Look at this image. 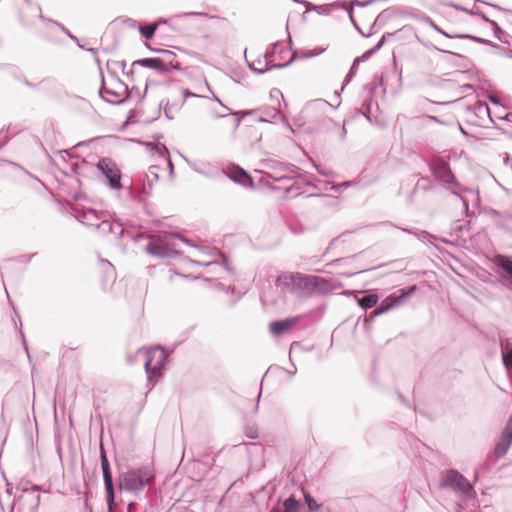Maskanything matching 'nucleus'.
<instances>
[{
    "label": "nucleus",
    "mask_w": 512,
    "mask_h": 512,
    "mask_svg": "<svg viewBox=\"0 0 512 512\" xmlns=\"http://www.w3.org/2000/svg\"><path fill=\"white\" fill-rule=\"evenodd\" d=\"M460 89L463 91V92H467L469 90H472L473 89V86L471 84H464L460 87Z\"/></svg>",
    "instance_id": "obj_63"
},
{
    "label": "nucleus",
    "mask_w": 512,
    "mask_h": 512,
    "mask_svg": "<svg viewBox=\"0 0 512 512\" xmlns=\"http://www.w3.org/2000/svg\"><path fill=\"white\" fill-rule=\"evenodd\" d=\"M501 119L512 122V112L507 113L504 117H501Z\"/></svg>",
    "instance_id": "obj_64"
},
{
    "label": "nucleus",
    "mask_w": 512,
    "mask_h": 512,
    "mask_svg": "<svg viewBox=\"0 0 512 512\" xmlns=\"http://www.w3.org/2000/svg\"><path fill=\"white\" fill-rule=\"evenodd\" d=\"M333 7H335L333 4L318 5L317 8L319 9H316L315 12L320 15H329L332 12Z\"/></svg>",
    "instance_id": "obj_41"
},
{
    "label": "nucleus",
    "mask_w": 512,
    "mask_h": 512,
    "mask_svg": "<svg viewBox=\"0 0 512 512\" xmlns=\"http://www.w3.org/2000/svg\"><path fill=\"white\" fill-rule=\"evenodd\" d=\"M106 68H107L108 74L111 76V78L116 83V89L118 90L119 88H121V89H123V91L126 94V96L124 98H122V99L106 100L107 103L112 104V105H121V104L125 103L128 99H130L133 96V91H137L138 92V88L136 86H133L131 89H129L128 85L125 84L118 77L116 72L110 68V62H107Z\"/></svg>",
    "instance_id": "obj_15"
},
{
    "label": "nucleus",
    "mask_w": 512,
    "mask_h": 512,
    "mask_svg": "<svg viewBox=\"0 0 512 512\" xmlns=\"http://www.w3.org/2000/svg\"><path fill=\"white\" fill-rule=\"evenodd\" d=\"M264 114H265V117H267L270 121L271 120H273V121L281 120L283 123L286 124L287 127H289L292 130L286 116L284 114H282L277 108L272 107V108L266 109L264 111Z\"/></svg>",
    "instance_id": "obj_27"
},
{
    "label": "nucleus",
    "mask_w": 512,
    "mask_h": 512,
    "mask_svg": "<svg viewBox=\"0 0 512 512\" xmlns=\"http://www.w3.org/2000/svg\"><path fill=\"white\" fill-rule=\"evenodd\" d=\"M333 107L329 102L323 99H316L308 103L307 110L310 109H324L325 107Z\"/></svg>",
    "instance_id": "obj_38"
},
{
    "label": "nucleus",
    "mask_w": 512,
    "mask_h": 512,
    "mask_svg": "<svg viewBox=\"0 0 512 512\" xmlns=\"http://www.w3.org/2000/svg\"><path fill=\"white\" fill-rule=\"evenodd\" d=\"M423 21L425 23H427L429 26H431L435 31H437L441 35L445 36L446 38H450V39L456 38L457 34H451V33L446 32L441 27H439L437 24H435V22L430 17H428V16L424 17Z\"/></svg>",
    "instance_id": "obj_34"
},
{
    "label": "nucleus",
    "mask_w": 512,
    "mask_h": 512,
    "mask_svg": "<svg viewBox=\"0 0 512 512\" xmlns=\"http://www.w3.org/2000/svg\"><path fill=\"white\" fill-rule=\"evenodd\" d=\"M393 35H394V33H392V32L384 33L382 35L381 39L377 42V44H375L372 48L366 50L361 56H358L354 59L349 72L347 73V75L345 76V78L343 80V86L348 84L351 81V79L353 78V76L355 75V73L358 69L359 63L361 61L368 59L370 56H372L374 53H376L378 50H380Z\"/></svg>",
    "instance_id": "obj_10"
},
{
    "label": "nucleus",
    "mask_w": 512,
    "mask_h": 512,
    "mask_svg": "<svg viewBox=\"0 0 512 512\" xmlns=\"http://www.w3.org/2000/svg\"><path fill=\"white\" fill-rule=\"evenodd\" d=\"M444 484L464 493L472 490V486L468 480L456 471H448L445 474Z\"/></svg>",
    "instance_id": "obj_16"
},
{
    "label": "nucleus",
    "mask_w": 512,
    "mask_h": 512,
    "mask_svg": "<svg viewBox=\"0 0 512 512\" xmlns=\"http://www.w3.org/2000/svg\"><path fill=\"white\" fill-rule=\"evenodd\" d=\"M417 176H418L417 183L407 198L409 203L413 202V199H414V196H415L417 190L420 189L424 192H429L434 189V185L432 184V180H431L430 176L421 175V174H417Z\"/></svg>",
    "instance_id": "obj_22"
},
{
    "label": "nucleus",
    "mask_w": 512,
    "mask_h": 512,
    "mask_svg": "<svg viewBox=\"0 0 512 512\" xmlns=\"http://www.w3.org/2000/svg\"><path fill=\"white\" fill-rule=\"evenodd\" d=\"M39 504V496L32 497L30 500L29 512H36Z\"/></svg>",
    "instance_id": "obj_48"
},
{
    "label": "nucleus",
    "mask_w": 512,
    "mask_h": 512,
    "mask_svg": "<svg viewBox=\"0 0 512 512\" xmlns=\"http://www.w3.org/2000/svg\"><path fill=\"white\" fill-rule=\"evenodd\" d=\"M428 167L435 180L446 185L447 189L451 190V194L460 196L462 192L469 190L458 182L449 162L443 157L435 156L431 158Z\"/></svg>",
    "instance_id": "obj_2"
},
{
    "label": "nucleus",
    "mask_w": 512,
    "mask_h": 512,
    "mask_svg": "<svg viewBox=\"0 0 512 512\" xmlns=\"http://www.w3.org/2000/svg\"><path fill=\"white\" fill-rule=\"evenodd\" d=\"M456 38L469 39L480 44L483 42V38L471 34H457Z\"/></svg>",
    "instance_id": "obj_42"
},
{
    "label": "nucleus",
    "mask_w": 512,
    "mask_h": 512,
    "mask_svg": "<svg viewBox=\"0 0 512 512\" xmlns=\"http://www.w3.org/2000/svg\"><path fill=\"white\" fill-rule=\"evenodd\" d=\"M147 47L152 51V52H155V53H158V54H161V56H163L161 59L162 60H165L166 63L169 64V68H173L175 70H180L181 69V63L178 62V61H175L174 58H175V53L172 52L171 50H167V49H156V48H152L151 46L147 45Z\"/></svg>",
    "instance_id": "obj_24"
},
{
    "label": "nucleus",
    "mask_w": 512,
    "mask_h": 512,
    "mask_svg": "<svg viewBox=\"0 0 512 512\" xmlns=\"http://www.w3.org/2000/svg\"><path fill=\"white\" fill-rule=\"evenodd\" d=\"M278 46L279 43L273 44V47L271 50H268L264 54V66L263 67H256L255 63H249L248 66L250 70L255 72L256 74H263L271 69H282L285 67L290 66L298 57L297 52H293L292 57L285 63H272L271 58L278 52Z\"/></svg>",
    "instance_id": "obj_9"
},
{
    "label": "nucleus",
    "mask_w": 512,
    "mask_h": 512,
    "mask_svg": "<svg viewBox=\"0 0 512 512\" xmlns=\"http://www.w3.org/2000/svg\"><path fill=\"white\" fill-rule=\"evenodd\" d=\"M96 167L106 177L108 186L111 189L119 190L123 187L121 182V170L114 160L108 157L100 158Z\"/></svg>",
    "instance_id": "obj_8"
},
{
    "label": "nucleus",
    "mask_w": 512,
    "mask_h": 512,
    "mask_svg": "<svg viewBox=\"0 0 512 512\" xmlns=\"http://www.w3.org/2000/svg\"><path fill=\"white\" fill-rule=\"evenodd\" d=\"M159 107H163L164 114L167 119L171 120L174 118L173 111H178L180 109L179 103H170L169 101H166L164 103V100H162L159 104Z\"/></svg>",
    "instance_id": "obj_30"
},
{
    "label": "nucleus",
    "mask_w": 512,
    "mask_h": 512,
    "mask_svg": "<svg viewBox=\"0 0 512 512\" xmlns=\"http://www.w3.org/2000/svg\"><path fill=\"white\" fill-rule=\"evenodd\" d=\"M110 62V68L113 70V67L116 66V67H119L123 73H125V69H126V61L125 60H121V61H109Z\"/></svg>",
    "instance_id": "obj_45"
},
{
    "label": "nucleus",
    "mask_w": 512,
    "mask_h": 512,
    "mask_svg": "<svg viewBox=\"0 0 512 512\" xmlns=\"http://www.w3.org/2000/svg\"><path fill=\"white\" fill-rule=\"evenodd\" d=\"M378 301L379 296L376 293H366L360 298H357V303L363 310H367L376 306Z\"/></svg>",
    "instance_id": "obj_26"
},
{
    "label": "nucleus",
    "mask_w": 512,
    "mask_h": 512,
    "mask_svg": "<svg viewBox=\"0 0 512 512\" xmlns=\"http://www.w3.org/2000/svg\"><path fill=\"white\" fill-rule=\"evenodd\" d=\"M90 225H91V227L97 229L103 235L110 234L112 229L116 228V230H117V231H115L116 238H122L125 233L122 223H120L118 221L111 222L108 220H103L99 224H90Z\"/></svg>",
    "instance_id": "obj_20"
},
{
    "label": "nucleus",
    "mask_w": 512,
    "mask_h": 512,
    "mask_svg": "<svg viewBox=\"0 0 512 512\" xmlns=\"http://www.w3.org/2000/svg\"><path fill=\"white\" fill-rule=\"evenodd\" d=\"M372 102H373L372 97L365 99L362 103V107L355 110L356 115H364L369 122H372V119H371Z\"/></svg>",
    "instance_id": "obj_29"
},
{
    "label": "nucleus",
    "mask_w": 512,
    "mask_h": 512,
    "mask_svg": "<svg viewBox=\"0 0 512 512\" xmlns=\"http://www.w3.org/2000/svg\"><path fill=\"white\" fill-rule=\"evenodd\" d=\"M305 501L308 505L309 510L316 511L319 508V505L316 503V501L309 495L305 496Z\"/></svg>",
    "instance_id": "obj_43"
},
{
    "label": "nucleus",
    "mask_w": 512,
    "mask_h": 512,
    "mask_svg": "<svg viewBox=\"0 0 512 512\" xmlns=\"http://www.w3.org/2000/svg\"><path fill=\"white\" fill-rule=\"evenodd\" d=\"M101 87L99 88V96L106 102V100H108L107 98L104 97L105 94L107 95H110L112 97L115 98V100L117 99H120V96H121V92L117 89H110V88H107L105 87V84H104V77H103V74L101 73Z\"/></svg>",
    "instance_id": "obj_28"
},
{
    "label": "nucleus",
    "mask_w": 512,
    "mask_h": 512,
    "mask_svg": "<svg viewBox=\"0 0 512 512\" xmlns=\"http://www.w3.org/2000/svg\"><path fill=\"white\" fill-rule=\"evenodd\" d=\"M477 16H480L481 19L488 23L490 26H492V23H495L496 21L494 20H491L490 18H488V16L480 9V14H477Z\"/></svg>",
    "instance_id": "obj_54"
},
{
    "label": "nucleus",
    "mask_w": 512,
    "mask_h": 512,
    "mask_svg": "<svg viewBox=\"0 0 512 512\" xmlns=\"http://www.w3.org/2000/svg\"><path fill=\"white\" fill-rule=\"evenodd\" d=\"M350 186H352V183H351L350 181H344V182H342V183H340V184H336V185H334V186L332 187V189H333L334 191H336V192H340V191H342V189H343V188H345V187H350Z\"/></svg>",
    "instance_id": "obj_49"
},
{
    "label": "nucleus",
    "mask_w": 512,
    "mask_h": 512,
    "mask_svg": "<svg viewBox=\"0 0 512 512\" xmlns=\"http://www.w3.org/2000/svg\"><path fill=\"white\" fill-rule=\"evenodd\" d=\"M21 337H22L23 347H24V349L26 351V354H27V357L29 359V362L31 363L32 362V358H31V355H30L29 350H28V345H27L24 333L22 331H21Z\"/></svg>",
    "instance_id": "obj_53"
},
{
    "label": "nucleus",
    "mask_w": 512,
    "mask_h": 512,
    "mask_svg": "<svg viewBox=\"0 0 512 512\" xmlns=\"http://www.w3.org/2000/svg\"><path fill=\"white\" fill-rule=\"evenodd\" d=\"M270 96H271V98L278 99V97H283V94L281 93V91L279 89L273 88L270 92Z\"/></svg>",
    "instance_id": "obj_56"
},
{
    "label": "nucleus",
    "mask_w": 512,
    "mask_h": 512,
    "mask_svg": "<svg viewBox=\"0 0 512 512\" xmlns=\"http://www.w3.org/2000/svg\"><path fill=\"white\" fill-rule=\"evenodd\" d=\"M171 352L157 344L150 348L141 347L136 357L141 358L147 375L148 384H156L164 375Z\"/></svg>",
    "instance_id": "obj_1"
},
{
    "label": "nucleus",
    "mask_w": 512,
    "mask_h": 512,
    "mask_svg": "<svg viewBox=\"0 0 512 512\" xmlns=\"http://www.w3.org/2000/svg\"><path fill=\"white\" fill-rule=\"evenodd\" d=\"M158 28L157 23H147L146 25L139 26V32L145 39L149 40L153 38L156 30Z\"/></svg>",
    "instance_id": "obj_31"
},
{
    "label": "nucleus",
    "mask_w": 512,
    "mask_h": 512,
    "mask_svg": "<svg viewBox=\"0 0 512 512\" xmlns=\"http://www.w3.org/2000/svg\"><path fill=\"white\" fill-rule=\"evenodd\" d=\"M351 5L357 6V7H368V6L372 5V1H370V0H366V1L352 0Z\"/></svg>",
    "instance_id": "obj_47"
},
{
    "label": "nucleus",
    "mask_w": 512,
    "mask_h": 512,
    "mask_svg": "<svg viewBox=\"0 0 512 512\" xmlns=\"http://www.w3.org/2000/svg\"><path fill=\"white\" fill-rule=\"evenodd\" d=\"M171 236H173V237H175V238L179 239L181 242H183V243H185V244H187V245H189V246H193V247L195 246V245L193 244L192 240L188 239L187 237H185V236H183V235H181V234H177V233H176V234H172Z\"/></svg>",
    "instance_id": "obj_50"
},
{
    "label": "nucleus",
    "mask_w": 512,
    "mask_h": 512,
    "mask_svg": "<svg viewBox=\"0 0 512 512\" xmlns=\"http://www.w3.org/2000/svg\"><path fill=\"white\" fill-rule=\"evenodd\" d=\"M284 512H298L299 502L295 500L293 497H290L284 502Z\"/></svg>",
    "instance_id": "obj_37"
},
{
    "label": "nucleus",
    "mask_w": 512,
    "mask_h": 512,
    "mask_svg": "<svg viewBox=\"0 0 512 512\" xmlns=\"http://www.w3.org/2000/svg\"><path fill=\"white\" fill-rule=\"evenodd\" d=\"M182 16H206V13H203V12H188V13H183Z\"/></svg>",
    "instance_id": "obj_61"
},
{
    "label": "nucleus",
    "mask_w": 512,
    "mask_h": 512,
    "mask_svg": "<svg viewBox=\"0 0 512 512\" xmlns=\"http://www.w3.org/2000/svg\"><path fill=\"white\" fill-rule=\"evenodd\" d=\"M492 29H493V33H494V36L499 40L501 41L502 43H505V44H508L509 43V40H508V35L507 33L502 30L500 28V26L498 25L497 22L495 23H492Z\"/></svg>",
    "instance_id": "obj_35"
},
{
    "label": "nucleus",
    "mask_w": 512,
    "mask_h": 512,
    "mask_svg": "<svg viewBox=\"0 0 512 512\" xmlns=\"http://www.w3.org/2000/svg\"><path fill=\"white\" fill-rule=\"evenodd\" d=\"M222 173L234 183L241 184L244 187H254V181L250 174L236 164H230L227 172Z\"/></svg>",
    "instance_id": "obj_11"
},
{
    "label": "nucleus",
    "mask_w": 512,
    "mask_h": 512,
    "mask_svg": "<svg viewBox=\"0 0 512 512\" xmlns=\"http://www.w3.org/2000/svg\"><path fill=\"white\" fill-rule=\"evenodd\" d=\"M325 50V48H316L314 50L309 51L308 53H304L301 55L298 54L297 59H309L322 54Z\"/></svg>",
    "instance_id": "obj_40"
},
{
    "label": "nucleus",
    "mask_w": 512,
    "mask_h": 512,
    "mask_svg": "<svg viewBox=\"0 0 512 512\" xmlns=\"http://www.w3.org/2000/svg\"><path fill=\"white\" fill-rule=\"evenodd\" d=\"M300 3H301V4H303V5L305 6V8H306V11H305V12H306V13H307V12H311V11H316V9H318V8H317V6H318V5L313 4V3L309 2V1L301 0V2H300Z\"/></svg>",
    "instance_id": "obj_46"
},
{
    "label": "nucleus",
    "mask_w": 512,
    "mask_h": 512,
    "mask_svg": "<svg viewBox=\"0 0 512 512\" xmlns=\"http://www.w3.org/2000/svg\"><path fill=\"white\" fill-rule=\"evenodd\" d=\"M333 5H335V7H341V8H343V9H345V10H346V12H347V13H348V15H349V18H351V16H353V7H354V6H352V7H347L345 2H340V1H337V2L333 3Z\"/></svg>",
    "instance_id": "obj_44"
},
{
    "label": "nucleus",
    "mask_w": 512,
    "mask_h": 512,
    "mask_svg": "<svg viewBox=\"0 0 512 512\" xmlns=\"http://www.w3.org/2000/svg\"><path fill=\"white\" fill-rule=\"evenodd\" d=\"M158 166H151L149 169V174H146L143 179V187L142 189L136 194L132 187H129V192L133 198H136L139 202H142L145 200L146 197L149 196L153 183L158 180V174H157Z\"/></svg>",
    "instance_id": "obj_12"
},
{
    "label": "nucleus",
    "mask_w": 512,
    "mask_h": 512,
    "mask_svg": "<svg viewBox=\"0 0 512 512\" xmlns=\"http://www.w3.org/2000/svg\"><path fill=\"white\" fill-rule=\"evenodd\" d=\"M144 238L150 239V242L145 247V251L148 254L161 259L171 258L175 255L176 252L172 249V244L169 242L168 238L139 233L135 237V241H139Z\"/></svg>",
    "instance_id": "obj_5"
},
{
    "label": "nucleus",
    "mask_w": 512,
    "mask_h": 512,
    "mask_svg": "<svg viewBox=\"0 0 512 512\" xmlns=\"http://www.w3.org/2000/svg\"><path fill=\"white\" fill-rule=\"evenodd\" d=\"M307 274L300 272H286L276 279V286L283 292L299 293L307 290Z\"/></svg>",
    "instance_id": "obj_6"
},
{
    "label": "nucleus",
    "mask_w": 512,
    "mask_h": 512,
    "mask_svg": "<svg viewBox=\"0 0 512 512\" xmlns=\"http://www.w3.org/2000/svg\"><path fill=\"white\" fill-rule=\"evenodd\" d=\"M240 112H231V113H228V114H216L215 117L217 118H224V117H227L228 115H232L234 117L233 119V128L234 130H236L239 125L241 124V121H242V117L239 115Z\"/></svg>",
    "instance_id": "obj_39"
},
{
    "label": "nucleus",
    "mask_w": 512,
    "mask_h": 512,
    "mask_svg": "<svg viewBox=\"0 0 512 512\" xmlns=\"http://www.w3.org/2000/svg\"><path fill=\"white\" fill-rule=\"evenodd\" d=\"M213 263L214 262H210L207 265H210V264H213ZM215 263L216 264H221L226 269V271H228L229 273H234V269L229 266L227 259H223L221 262L216 261Z\"/></svg>",
    "instance_id": "obj_51"
},
{
    "label": "nucleus",
    "mask_w": 512,
    "mask_h": 512,
    "mask_svg": "<svg viewBox=\"0 0 512 512\" xmlns=\"http://www.w3.org/2000/svg\"><path fill=\"white\" fill-rule=\"evenodd\" d=\"M87 51H89L90 53H92L94 55L95 62L100 66V60L97 57L96 49H94V48H87Z\"/></svg>",
    "instance_id": "obj_59"
},
{
    "label": "nucleus",
    "mask_w": 512,
    "mask_h": 512,
    "mask_svg": "<svg viewBox=\"0 0 512 512\" xmlns=\"http://www.w3.org/2000/svg\"><path fill=\"white\" fill-rule=\"evenodd\" d=\"M98 216L96 212L92 209L88 211H83L80 214H78L77 219L79 222L83 223L86 226H90L89 224H92L91 221L94 219H97Z\"/></svg>",
    "instance_id": "obj_33"
},
{
    "label": "nucleus",
    "mask_w": 512,
    "mask_h": 512,
    "mask_svg": "<svg viewBox=\"0 0 512 512\" xmlns=\"http://www.w3.org/2000/svg\"><path fill=\"white\" fill-rule=\"evenodd\" d=\"M101 466L103 472V479L106 489V498L109 509L112 510L115 503V495H114V487L112 480V473L110 470L109 462L106 455L103 453L101 455Z\"/></svg>",
    "instance_id": "obj_13"
},
{
    "label": "nucleus",
    "mask_w": 512,
    "mask_h": 512,
    "mask_svg": "<svg viewBox=\"0 0 512 512\" xmlns=\"http://www.w3.org/2000/svg\"><path fill=\"white\" fill-rule=\"evenodd\" d=\"M501 357L512 384V344L509 340L501 341Z\"/></svg>",
    "instance_id": "obj_21"
},
{
    "label": "nucleus",
    "mask_w": 512,
    "mask_h": 512,
    "mask_svg": "<svg viewBox=\"0 0 512 512\" xmlns=\"http://www.w3.org/2000/svg\"><path fill=\"white\" fill-rule=\"evenodd\" d=\"M181 92L184 99L187 97H200L199 95L191 92L189 89H183Z\"/></svg>",
    "instance_id": "obj_55"
},
{
    "label": "nucleus",
    "mask_w": 512,
    "mask_h": 512,
    "mask_svg": "<svg viewBox=\"0 0 512 512\" xmlns=\"http://www.w3.org/2000/svg\"><path fill=\"white\" fill-rule=\"evenodd\" d=\"M38 10H39V16H38V17H39V19H40L42 22H44L48 27H49L50 25L56 26V27H58V28H59L63 33H65V34H66L70 39H72V40H74V41L78 42V38H77L75 35H73V34H72V33H71V32H70V31H69V30H68V29H67L63 24H61V23H60V22H58V21H55V20H53V19H50V18H48V17L44 16V15L42 14L41 7H40V6H38Z\"/></svg>",
    "instance_id": "obj_25"
},
{
    "label": "nucleus",
    "mask_w": 512,
    "mask_h": 512,
    "mask_svg": "<svg viewBox=\"0 0 512 512\" xmlns=\"http://www.w3.org/2000/svg\"><path fill=\"white\" fill-rule=\"evenodd\" d=\"M492 263L499 284L512 292V257L497 254L493 257Z\"/></svg>",
    "instance_id": "obj_7"
},
{
    "label": "nucleus",
    "mask_w": 512,
    "mask_h": 512,
    "mask_svg": "<svg viewBox=\"0 0 512 512\" xmlns=\"http://www.w3.org/2000/svg\"><path fill=\"white\" fill-rule=\"evenodd\" d=\"M336 126H337V123L333 119H331L329 117H322L319 120L318 127L316 128V131L317 132L330 131L333 128H335Z\"/></svg>",
    "instance_id": "obj_32"
},
{
    "label": "nucleus",
    "mask_w": 512,
    "mask_h": 512,
    "mask_svg": "<svg viewBox=\"0 0 512 512\" xmlns=\"http://www.w3.org/2000/svg\"><path fill=\"white\" fill-rule=\"evenodd\" d=\"M147 145L152 151H155L159 155L163 156L162 150L155 143H148Z\"/></svg>",
    "instance_id": "obj_57"
},
{
    "label": "nucleus",
    "mask_w": 512,
    "mask_h": 512,
    "mask_svg": "<svg viewBox=\"0 0 512 512\" xmlns=\"http://www.w3.org/2000/svg\"><path fill=\"white\" fill-rule=\"evenodd\" d=\"M446 6H449V7H452L456 10H460V11H463V12H466L470 15H477V14H480V9L479 8H473V9H468L460 4H457L455 2H452V1H448V2H445L444 3Z\"/></svg>",
    "instance_id": "obj_36"
},
{
    "label": "nucleus",
    "mask_w": 512,
    "mask_h": 512,
    "mask_svg": "<svg viewBox=\"0 0 512 512\" xmlns=\"http://www.w3.org/2000/svg\"><path fill=\"white\" fill-rule=\"evenodd\" d=\"M307 290H310L311 293L325 294L331 290V285L322 277L308 275Z\"/></svg>",
    "instance_id": "obj_19"
},
{
    "label": "nucleus",
    "mask_w": 512,
    "mask_h": 512,
    "mask_svg": "<svg viewBox=\"0 0 512 512\" xmlns=\"http://www.w3.org/2000/svg\"><path fill=\"white\" fill-rule=\"evenodd\" d=\"M417 290L416 285H411L399 289L398 291L388 295L384 298L378 306L372 311L370 318L374 319L377 316H380L391 309L397 307L402 302L408 300Z\"/></svg>",
    "instance_id": "obj_4"
},
{
    "label": "nucleus",
    "mask_w": 512,
    "mask_h": 512,
    "mask_svg": "<svg viewBox=\"0 0 512 512\" xmlns=\"http://www.w3.org/2000/svg\"><path fill=\"white\" fill-rule=\"evenodd\" d=\"M137 65L144 68L153 69L161 74H167L174 70L173 68H169V64L166 63L165 60H162L160 57L142 58L133 61L132 66Z\"/></svg>",
    "instance_id": "obj_14"
},
{
    "label": "nucleus",
    "mask_w": 512,
    "mask_h": 512,
    "mask_svg": "<svg viewBox=\"0 0 512 512\" xmlns=\"http://www.w3.org/2000/svg\"><path fill=\"white\" fill-rule=\"evenodd\" d=\"M477 109L480 113L490 114V108L485 102H479L477 105Z\"/></svg>",
    "instance_id": "obj_52"
},
{
    "label": "nucleus",
    "mask_w": 512,
    "mask_h": 512,
    "mask_svg": "<svg viewBox=\"0 0 512 512\" xmlns=\"http://www.w3.org/2000/svg\"><path fill=\"white\" fill-rule=\"evenodd\" d=\"M22 82L25 86L29 87V88H35L36 87V84L30 82L27 78L23 77L22 78Z\"/></svg>",
    "instance_id": "obj_60"
},
{
    "label": "nucleus",
    "mask_w": 512,
    "mask_h": 512,
    "mask_svg": "<svg viewBox=\"0 0 512 512\" xmlns=\"http://www.w3.org/2000/svg\"><path fill=\"white\" fill-rule=\"evenodd\" d=\"M152 478V474L146 469L129 470L119 476L118 488L131 492L139 491L149 484Z\"/></svg>",
    "instance_id": "obj_3"
},
{
    "label": "nucleus",
    "mask_w": 512,
    "mask_h": 512,
    "mask_svg": "<svg viewBox=\"0 0 512 512\" xmlns=\"http://www.w3.org/2000/svg\"><path fill=\"white\" fill-rule=\"evenodd\" d=\"M280 170L286 172L287 174L281 175V176H273L272 174H267V177L273 179L276 182H285L288 180L295 179L298 177V171L299 168L295 165H286V164H279Z\"/></svg>",
    "instance_id": "obj_23"
},
{
    "label": "nucleus",
    "mask_w": 512,
    "mask_h": 512,
    "mask_svg": "<svg viewBox=\"0 0 512 512\" xmlns=\"http://www.w3.org/2000/svg\"><path fill=\"white\" fill-rule=\"evenodd\" d=\"M346 124H347V121L345 120L344 123H343V126L341 128V132H340V138L341 140H344L346 138V135H347V130H346Z\"/></svg>",
    "instance_id": "obj_58"
},
{
    "label": "nucleus",
    "mask_w": 512,
    "mask_h": 512,
    "mask_svg": "<svg viewBox=\"0 0 512 512\" xmlns=\"http://www.w3.org/2000/svg\"><path fill=\"white\" fill-rule=\"evenodd\" d=\"M488 99H489V101L492 104H495V105H499L500 104L498 98L496 96H494V95H488Z\"/></svg>",
    "instance_id": "obj_62"
},
{
    "label": "nucleus",
    "mask_w": 512,
    "mask_h": 512,
    "mask_svg": "<svg viewBox=\"0 0 512 512\" xmlns=\"http://www.w3.org/2000/svg\"><path fill=\"white\" fill-rule=\"evenodd\" d=\"M300 316L289 317L282 320H276L270 323V332L275 336H280L290 330L299 322Z\"/></svg>",
    "instance_id": "obj_18"
},
{
    "label": "nucleus",
    "mask_w": 512,
    "mask_h": 512,
    "mask_svg": "<svg viewBox=\"0 0 512 512\" xmlns=\"http://www.w3.org/2000/svg\"><path fill=\"white\" fill-rule=\"evenodd\" d=\"M512 444V415L510 416L499 442L496 444L494 453L497 457L504 456Z\"/></svg>",
    "instance_id": "obj_17"
}]
</instances>
